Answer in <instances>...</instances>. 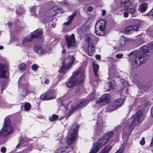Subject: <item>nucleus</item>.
Here are the masks:
<instances>
[{
    "mask_svg": "<svg viewBox=\"0 0 153 153\" xmlns=\"http://www.w3.org/2000/svg\"><path fill=\"white\" fill-rule=\"evenodd\" d=\"M131 55L134 58L132 65L134 67L137 68L148 60L150 55L149 48L147 46H144L137 51H132L128 55L129 56Z\"/></svg>",
    "mask_w": 153,
    "mask_h": 153,
    "instance_id": "f257e3e1",
    "label": "nucleus"
},
{
    "mask_svg": "<svg viewBox=\"0 0 153 153\" xmlns=\"http://www.w3.org/2000/svg\"><path fill=\"white\" fill-rule=\"evenodd\" d=\"M85 77L84 70L79 68L76 72H74L73 75L66 82V84L68 88H71L75 85L82 83Z\"/></svg>",
    "mask_w": 153,
    "mask_h": 153,
    "instance_id": "f03ea898",
    "label": "nucleus"
},
{
    "mask_svg": "<svg viewBox=\"0 0 153 153\" xmlns=\"http://www.w3.org/2000/svg\"><path fill=\"white\" fill-rule=\"evenodd\" d=\"M13 130L10 120L8 117H6L4 120V126L0 131V144L6 142L8 138L6 136L11 133Z\"/></svg>",
    "mask_w": 153,
    "mask_h": 153,
    "instance_id": "7ed1b4c3",
    "label": "nucleus"
},
{
    "mask_svg": "<svg viewBox=\"0 0 153 153\" xmlns=\"http://www.w3.org/2000/svg\"><path fill=\"white\" fill-rule=\"evenodd\" d=\"M59 100V103L61 102V104L63 106V107L65 109V114L67 118H68L73 113V111L76 109H79L82 108L86 105L89 102V101L88 100H85L82 101L81 102L76 106L72 108L70 111H69L67 109L66 105H67L69 102L68 100H66L65 98H60L58 99Z\"/></svg>",
    "mask_w": 153,
    "mask_h": 153,
    "instance_id": "20e7f679",
    "label": "nucleus"
},
{
    "mask_svg": "<svg viewBox=\"0 0 153 153\" xmlns=\"http://www.w3.org/2000/svg\"><path fill=\"white\" fill-rule=\"evenodd\" d=\"M85 41L88 42L87 51H86L89 56H92L95 51V46L94 43H97L98 41V38L92 34H87L85 36Z\"/></svg>",
    "mask_w": 153,
    "mask_h": 153,
    "instance_id": "39448f33",
    "label": "nucleus"
},
{
    "mask_svg": "<svg viewBox=\"0 0 153 153\" xmlns=\"http://www.w3.org/2000/svg\"><path fill=\"white\" fill-rule=\"evenodd\" d=\"M144 119V117L142 115V112L141 111L137 112L136 114L133 115L130 119L131 122L126 128L128 132L131 131L134 129L135 125L142 121Z\"/></svg>",
    "mask_w": 153,
    "mask_h": 153,
    "instance_id": "423d86ee",
    "label": "nucleus"
},
{
    "mask_svg": "<svg viewBox=\"0 0 153 153\" xmlns=\"http://www.w3.org/2000/svg\"><path fill=\"white\" fill-rule=\"evenodd\" d=\"M74 61V58L73 56H68L65 57L62 61V65L59 72L61 73L66 72L71 67Z\"/></svg>",
    "mask_w": 153,
    "mask_h": 153,
    "instance_id": "0eeeda50",
    "label": "nucleus"
},
{
    "mask_svg": "<svg viewBox=\"0 0 153 153\" xmlns=\"http://www.w3.org/2000/svg\"><path fill=\"white\" fill-rule=\"evenodd\" d=\"M79 128L78 125L74 124L71 126L67 137V143L70 145L74 141L77 134V130Z\"/></svg>",
    "mask_w": 153,
    "mask_h": 153,
    "instance_id": "6e6552de",
    "label": "nucleus"
},
{
    "mask_svg": "<svg viewBox=\"0 0 153 153\" xmlns=\"http://www.w3.org/2000/svg\"><path fill=\"white\" fill-rule=\"evenodd\" d=\"M108 139L103 136L100 137L96 145H94L89 153H96L108 142Z\"/></svg>",
    "mask_w": 153,
    "mask_h": 153,
    "instance_id": "1a4fd4ad",
    "label": "nucleus"
},
{
    "mask_svg": "<svg viewBox=\"0 0 153 153\" xmlns=\"http://www.w3.org/2000/svg\"><path fill=\"white\" fill-rule=\"evenodd\" d=\"M32 39L28 35L23 38L22 41L19 43H16V46H19L25 49H28L31 46V41Z\"/></svg>",
    "mask_w": 153,
    "mask_h": 153,
    "instance_id": "9d476101",
    "label": "nucleus"
},
{
    "mask_svg": "<svg viewBox=\"0 0 153 153\" xmlns=\"http://www.w3.org/2000/svg\"><path fill=\"white\" fill-rule=\"evenodd\" d=\"M64 37L66 40L68 48H71L76 47V40L74 34L70 36L66 35Z\"/></svg>",
    "mask_w": 153,
    "mask_h": 153,
    "instance_id": "9b49d317",
    "label": "nucleus"
},
{
    "mask_svg": "<svg viewBox=\"0 0 153 153\" xmlns=\"http://www.w3.org/2000/svg\"><path fill=\"white\" fill-rule=\"evenodd\" d=\"M125 100L122 99H119L116 100L112 105L109 106L107 109L109 111H113L120 107L123 104Z\"/></svg>",
    "mask_w": 153,
    "mask_h": 153,
    "instance_id": "f8f14e48",
    "label": "nucleus"
},
{
    "mask_svg": "<svg viewBox=\"0 0 153 153\" xmlns=\"http://www.w3.org/2000/svg\"><path fill=\"white\" fill-rule=\"evenodd\" d=\"M111 97L108 94H105L103 95L96 102V105H102L104 102L108 103L110 101Z\"/></svg>",
    "mask_w": 153,
    "mask_h": 153,
    "instance_id": "ddd939ff",
    "label": "nucleus"
},
{
    "mask_svg": "<svg viewBox=\"0 0 153 153\" xmlns=\"http://www.w3.org/2000/svg\"><path fill=\"white\" fill-rule=\"evenodd\" d=\"M106 23V21L105 19H102L96 23L95 27L98 29H100V30L105 31Z\"/></svg>",
    "mask_w": 153,
    "mask_h": 153,
    "instance_id": "4468645a",
    "label": "nucleus"
},
{
    "mask_svg": "<svg viewBox=\"0 0 153 153\" xmlns=\"http://www.w3.org/2000/svg\"><path fill=\"white\" fill-rule=\"evenodd\" d=\"M61 10V9L60 7L55 6L48 10V14L49 16H55L57 13L60 12Z\"/></svg>",
    "mask_w": 153,
    "mask_h": 153,
    "instance_id": "2eb2a0df",
    "label": "nucleus"
},
{
    "mask_svg": "<svg viewBox=\"0 0 153 153\" xmlns=\"http://www.w3.org/2000/svg\"><path fill=\"white\" fill-rule=\"evenodd\" d=\"M139 28V26L138 25L130 26L126 27L125 29V31L127 33L130 34L133 33L134 31H138Z\"/></svg>",
    "mask_w": 153,
    "mask_h": 153,
    "instance_id": "dca6fc26",
    "label": "nucleus"
},
{
    "mask_svg": "<svg viewBox=\"0 0 153 153\" xmlns=\"http://www.w3.org/2000/svg\"><path fill=\"white\" fill-rule=\"evenodd\" d=\"M6 67L4 64H0V77L7 78V76L6 73Z\"/></svg>",
    "mask_w": 153,
    "mask_h": 153,
    "instance_id": "f3484780",
    "label": "nucleus"
},
{
    "mask_svg": "<svg viewBox=\"0 0 153 153\" xmlns=\"http://www.w3.org/2000/svg\"><path fill=\"white\" fill-rule=\"evenodd\" d=\"M42 34V31L40 30H37L28 35L32 39L36 37H39L41 36Z\"/></svg>",
    "mask_w": 153,
    "mask_h": 153,
    "instance_id": "a211bd4d",
    "label": "nucleus"
},
{
    "mask_svg": "<svg viewBox=\"0 0 153 153\" xmlns=\"http://www.w3.org/2000/svg\"><path fill=\"white\" fill-rule=\"evenodd\" d=\"M29 139L25 137L24 138H23L22 137H20L19 143L16 146V148H18L20 145L22 146H26L28 143L27 141Z\"/></svg>",
    "mask_w": 153,
    "mask_h": 153,
    "instance_id": "6ab92c4d",
    "label": "nucleus"
},
{
    "mask_svg": "<svg viewBox=\"0 0 153 153\" xmlns=\"http://www.w3.org/2000/svg\"><path fill=\"white\" fill-rule=\"evenodd\" d=\"M40 97V99L42 100H49L54 99L56 98L55 95L50 96L48 92L47 94L41 95Z\"/></svg>",
    "mask_w": 153,
    "mask_h": 153,
    "instance_id": "aec40b11",
    "label": "nucleus"
},
{
    "mask_svg": "<svg viewBox=\"0 0 153 153\" xmlns=\"http://www.w3.org/2000/svg\"><path fill=\"white\" fill-rule=\"evenodd\" d=\"M71 149V148H59L55 151L54 153H68Z\"/></svg>",
    "mask_w": 153,
    "mask_h": 153,
    "instance_id": "412c9836",
    "label": "nucleus"
},
{
    "mask_svg": "<svg viewBox=\"0 0 153 153\" xmlns=\"http://www.w3.org/2000/svg\"><path fill=\"white\" fill-rule=\"evenodd\" d=\"M34 51L36 52L39 55L45 54L46 52H49V51H45L43 50L42 47L37 46H35L34 48Z\"/></svg>",
    "mask_w": 153,
    "mask_h": 153,
    "instance_id": "4be33fe9",
    "label": "nucleus"
},
{
    "mask_svg": "<svg viewBox=\"0 0 153 153\" xmlns=\"http://www.w3.org/2000/svg\"><path fill=\"white\" fill-rule=\"evenodd\" d=\"M116 73V68L115 66L112 65L109 69L108 72V74L109 75V78H111L112 76L114 75Z\"/></svg>",
    "mask_w": 153,
    "mask_h": 153,
    "instance_id": "5701e85b",
    "label": "nucleus"
},
{
    "mask_svg": "<svg viewBox=\"0 0 153 153\" xmlns=\"http://www.w3.org/2000/svg\"><path fill=\"white\" fill-rule=\"evenodd\" d=\"M128 13L131 14H132L133 16L135 17L137 16V15L135 14L137 11L136 5H134L132 7L128 8Z\"/></svg>",
    "mask_w": 153,
    "mask_h": 153,
    "instance_id": "b1692460",
    "label": "nucleus"
},
{
    "mask_svg": "<svg viewBox=\"0 0 153 153\" xmlns=\"http://www.w3.org/2000/svg\"><path fill=\"white\" fill-rule=\"evenodd\" d=\"M148 5L146 3L141 4L139 7L138 10L141 13H144L147 10Z\"/></svg>",
    "mask_w": 153,
    "mask_h": 153,
    "instance_id": "393cba45",
    "label": "nucleus"
},
{
    "mask_svg": "<svg viewBox=\"0 0 153 153\" xmlns=\"http://www.w3.org/2000/svg\"><path fill=\"white\" fill-rule=\"evenodd\" d=\"M76 15V12L75 11L72 14L68 17V20L64 23L65 25H70L72 21L73 20L74 17Z\"/></svg>",
    "mask_w": 153,
    "mask_h": 153,
    "instance_id": "a878e982",
    "label": "nucleus"
},
{
    "mask_svg": "<svg viewBox=\"0 0 153 153\" xmlns=\"http://www.w3.org/2000/svg\"><path fill=\"white\" fill-rule=\"evenodd\" d=\"M126 142H125L120 146V148L117 150L115 153H125L124 149L126 146Z\"/></svg>",
    "mask_w": 153,
    "mask_h": 153,
    "instance_id": "bb28decb",
    "label": "nucleus"
},
{
    "mask_svg": "<svg viewBox=\"0 0 153 153\" xmlns=\"http://www.w3.org/2000/svg\"><path fill=\"white\" fill-rule=\"evenodd\" d=\"M105 91H110L114 88V86L112 84L111 82H109L105 85Z\"/></svg>",
    "mask_w": 153,
    "mask_h": 153,
    "instance_id": "cd10ccee",
    "label": "nucleus"
},
{
    "mask_svg": "<svg viewBox=\"0 0 153 153\" xmlns=\"http://www.w3.org/2000/svg\"><path fill=\"white\" fill-rule=\"evenodd\" d=\"M24 90L22 91V93L20 94V97L21 98H24L30 92L27 91L26 88L25 87L23 86Z\"/></svg>",
    "mask_w": 153,
    "mask_h": 153,
    "instance_id": "c85d7f7f",
    "label": "nucleus"
},
{
    "mask_svg": "<svg viewBox=\"0 0 153 153\" xmlns=\"http://www.w3.org/2000/svg\"><path fill=\"white\" fill-rule=\"evenodd\" d=\"M95 33L97 35L101 36L104 35L105 34V31L100 30V29H98L95 28Z\"/></svg>",
    "mask_w": 153,
    "mask_h": 153,
    "instance_id": "c756f323",
    "label": "nucleus"
},
{
    "mask_svg": "<svg viewBox=\"0 0 153 153\" xmlns=\"http://www.w3.org/2000/svg\"><path fill=\"white\" fill-rule=\"evenodd\" d=\"M99 66L97 64H93V68L94 72L95 74V76L98 77L99 76L98 74L97 73V72L98 70Z\"/></svg>",
    "mask_w": 153,
    "mask_h": 153,
    "instance_id": "7c9ffc66",
    "label": "nucleus"
},
{
    "mask_svg": "<svg viewBox=\"0 0 153 153\" xmlns=\"http://www.w3.org/2000/svg\"><path fill=\"white\" fill-rule=\"evenodd\" d=\"M121 3L124 7L129 6L131 5L129 0H121Z\"/></svg>",
    "mask_w": 153,
    "mask_h": 153,
    "instance_id": "2f4dec72",
    "label": "nucleus"
},
{
    "mask_svg": "<svg viewBox=\"0 0 153 153\" xmlns=\"http://www.w3.org/2000/svg\"><path fill=\"white\" fill-rule=\"evenodd\" d=\"M111 147L110 146H106L101 150L99 153H108Z\"/></svg>",
    "mask_w": 153,
    "mask_h": 153,
    "instance_id": "473e14b6",
    "label": "nucleus"
},
{
    "mask_svg": "<svg viewBox=\"0 0 153 153\" xmlns=\"http://www.w3.org/2000/svg\"><path fill=\"white\" fill-rule=\"evenodd\" d=\"M113 135V133L112 131H110L104 134L103 135V136L104 137H105L108 139H108L109 138L112 137Z\"/></svg>",
    "mask_w": 153,
    "mask_h": 153,
    "instance_id": "72a5a7b5",
    "label": "nucleus"
},
{
    "mask_svg": "<svg viewBox=\"0 0 153 153\" xmlns=\"http://www.w3.org/2000/svg\"><path fill=\"white\" fill-rule=\"evenodd\" d=\"M127 41V38H126L124 36H123L121 37V39L120 42H119V44L120 46H123L126 42Z\"/></svg>",
    "mask_w": 153,
    "mask_h": 153,
    "instance_id": "f704fd0d",
    "label": "nucleus"
},
{
    "mask_svg": "<svg viewBox=\"0 0 153 153\" xmlns=\"http://www.w3.org/2000/svg\"><path fill=\"white\" fill-rule=\"evenodd\" d=\"M59 118V116L53 114L49 118L50 121L53 122L57 120Z\"/></svg>",
    "mask_w": 153,
    "mask_h": 153,
    "instance_id": "c9c22d12",
    "label": "nucleus"
},
{
    "mask_svg": "<svg viewBox=\"0 0 153 153\" xmlns=\"http://www.w3.org/2000/svg\"><path fill=\"white\" fill-rule=\"evenodd\" d=\"M35 10L36 7L35 6H33L30 9V12L31 13V16L34 17H36L37 16V15L35 14Z\"/></svg>",
    "mask_w": 153,
    "mask_h": 153,
    "instance_id": "e433bc0d",
    "label": "nucleus"
},
{
    "mask_svg": "<svg viewBox=\"0 0 153 153\" xmlns=\"http://www.w3.org/2000/svg\"><path fill=\"white\" fill-rule=\"evenodd\" d=\"M31 108L30 104L28 102H26L24 104V108L25 110L28 111Z\"/></svg>",
    "mask_w": 153,
    "mask_h": 153,
    "instance_id": "4c0bfd02",
    "label": "nucleus"
},
{
    "mask_svg": "<svg viewBox=\"0 0 153 153\" xmlns=\"http://www.w3.org/2000/svg\"><path fill=\"white\" fill-rule=\"evenodd\" d=\"M25 64L24 63H21L19 67V70L20 71H23L25 69Z\"/></svg>",
    "mask_w": 153,
    "mask_h": 153,
    "instance_id": "58836bf2",
    "label": "nucleus"
},
{
    "mask_svg": "<svg viewBox=\"0 0 153 153\" xmlns=\"http://www.w3.org/2000/svg\"><path fill=\"white\" fill-rule=\"evenodd\" d=\"M121 82L123 85L125 86L128 85L127 82L126 81L125 79H121Z\"/></svg>",
    "mask_w": 153,
    "mask_h": 153,
    "instance_id": "ea45409f",
    "label": "nucleus"
},
{
    "mask_svg": "<svg viewBox=\"0 0 153 153\" xmlns=\"http://www.w3.org/2000/svg\"><path fill=\"white\" fill-rule=\"evenodd\" d=\"M99 81H100V80L98 78H97L96 81H94V82L92 83V85L93 86H96L98 85Z\"/></svg>",
    "mask_w": 153,
    "mask_h": 153,
    "instance_id": "a19ab883",
    "label": "nucleus"
},
{
    "mask_svg": "<svg viewBox=\"0 0 153 153\" xmlns=\"http://www.w3.org/2000/svg\"><path fill=\"white\" fill-rule=\"evenodd\" d=\"M38 67L37 65L34 64L32 66L31 69L34 71H35L38 68Z\"/></svg>",
    "mask_w": 153,
    "mask_h": 153,
    "instance_id": "79ce46f5",
    "label": "nucleus"
},
{
    "mask_svg": "<svg viewBox=\"0 0 153 153\" xmlns=\"http://www.w3.org/2000/svg\"><path fill=\"white\" fill-rule=\"evenodd\" d=\"M123 54L122 53H119L116 55V57L117 59H120L123 56Z\"/></svg>",
    "mask_w": 153,
    "mask_h": 153,
    "instance_id": "37998d69",
    "label": "nucleus"
},
{
    "mask_svg": "<svg viewBox=\"0 0 153 153\" xmlns=\"http://www.w3.org/2000/svg\"><path fill=\"white\" fill-rule=\"evenodd\" d=\"M6 149L4 147H3L1 148V151L2 153H5L6 152Z\"/></svg>",
    "mask_w": 153,
    "mask_h": 153,
    "instance_id": "c03bdc74",
    "label": "nucleus"
},
{
    "mask_svg": "<svg viewBox=\"0 0 153 153\" xmlns=\"http://www.w3.org/2000/svg\"><path fill=\"white\" fill-rule=\"evenodd\" d=\"M145 140L144 137L142 138L141 140L140 141V144L141 145H143L145 144Z\"/></svg>",
    "mask_w": 153,
    "mask_h": 153,
    "instance_id": "a18cd8bd",
    "label": "nucleus"
},
{
    "mask_svg": "<svg viewBox=\"0 0 153 153\" xmlns=\"http://www.w3.org/2000/svg\"><path fill=\"white\" fill-rule=\"evenodd\" d=\"M95 94L94 93H92L90 96L91 97V100H92L93 99L95 98Z\"/></svg>",
    "mask_w": 153,
    "mask_h": 153,
    "instance_id": "49530a36",
    "label": "nucleus"
},
{
    "mask_svg": "<svg viewBox=\"0 0 153 153\" xmlns=\"http://www.w3.org/2000/svg\"><path fill=\"white\" fill-rule=\"evenodd\" d=\"M24 80L23 77H21L19 79V84H21V82H22V81Z\"/></svg>",
    "mask_w": 153,
    "mask_h": 153,
    "instance_id": "de8ad7c7",
    "label": "nucleus"
},
{
    "mask_svg": "<svg viewBox=\"0 0 153 153\" xmlns=\"http://www.w3.org/2000/svg\"><path fill=\"white\" fill-rule=\"evenodd\" d=\"M128 13L127 12H125L123 13V16L125 18H127L128 16Z\"/></svg>",
    "mask_w": 153,
    "mask_h": 153,
    "instance_id": "09e8293b",
    "label": "nucleus"
},
{
    "mask_svg": "<svg viewBox=\"0 0 153 153\" xmlns=\"http://www.w3.org/2000/svg\"><path fill=\"white\" fill-rule=\"evenodd\" d=\"M149 47L150 48L153 49V42H150L149 44Z\"/></svg>",
    "mask_w": 153,
    "mask_h": 153,
    "instance_id": "8fccbe9b",
    "label": "nucleus"
},
{
    "mask_svg": "<svg viewBox=\"0 0 153 153\" xmlns=\"http://www.w3.org/2000/svg\"><path fill=\"white\" fill-rule=\"evenodd\" d=\"M93 9V8L91 7H88V8L87 10L89 12H91Z\"/></svg>",
    "mask_w": 153,
    "mask_h": 153,
    "instance_id": "3c124183",
    "label": "nucleus"
},
{
    "mask_svg": "<svg viewBox=\"0 0 153 153\" xmlns=\"http://www.w3.org/2000/svg\"><path fill=\"white\" fill-rule=\"evenodd\" d=\"M96 59L98 60H100L101 59V56L99 55H97L95 56Z\"/></svg>",
    "mask_w": 153,
    "mask_h": 153,
    "instance_id": "603ef678",
    "label": "nucleus"
},
{
    "mask_svg": "<svg viewBox=\"0 0 153 153\" xmlns=\"http://www.w3.org/2000/svg\"><path fill=\"white\" fill-rule=\"evenodd\" d=\"M49 80L48 79H45V83L46 84H48L49 83Z\"/></svg>",
    "mask_w": 153,
    "mask_h": 153,
    "instance_id": "864d4df0",
    "label": "nucleus"
},
{
    "mask_svg": "<svg viewBox=\"0 0 153 153\" xmlns=\"http://www.w3.org/2000/svg\"><path fill=\"white\" fill-rule=\"evenodd\" d=\"M105 14H106V11L104 10H102V15L104 16L105 15Z\"/></svg>",
    "mask_w": 153,
    "mask_h": 153,
    "instance_id": "5fc2aeb1",
    "label": "nucleus"
},
{
    "mask_svg": "<svg viewBox=\"0 0 153 153\" xmlns=\"http://www.w3.org/2000/svg\"><path fill=\"white\" fill-rule=\"evenodd\" d=\"M151 115L152 116V117H153V106H152V108L151 109Z\"/></svg>",
    "mask_w": 153,
    "mask_h": 153,
    "instance_id": "6e6d98bb",
    "label": "nucleus"
},
{
    "mask_svg": "<svg viewBox=\"0 0 153 153\" xmlns=\"http://www.w3.org/2000/svg\"><path fill=\"white\" fill-rule=\"evenodd\" d=\"M11 40H12L13 41H17V39L15 37H13L12 38H11Z\"/></svg>",
    "mask_w": 153,
    "mask_h": 153,
    "instance_id": "4d7b16f0",
    "label": "nucleus"
},
{
    "mask_svg": "<svg viewBox=\"0 0 153 153\" xmlns=\"http://www.w3.org/2000/svg\"><path fill=\"white\" fill-rule=\"evenodd\" d=\"M48 45V48H49L50 49H51L52 47V46H51L50 45H49V44H47Z\"/></svg>",
    "mask_w": 153,
    "mask_h": 153,
    "instance_id": "13d9d810",
    "label": "nucleus"
},
{
    "mask_svg": "<svg viewBox=\"0 0 153 153\" xmlns=\"http://www.w3.org/2000/svg\"><path fill=\"white\" fill-rule=\"evenodd\" d=\"M12 25V23L11 22H8V27H10V26L11 25Z\"/></svg>",
    "mask_w": 153,
    "mask_h": 153,
    "instance_id": "bf43d9fd",
    "label": "nucleus"
},
{
    "mask_svg": "<svg viewBox=\"0 0 153 153\" xmlns=\"http://www.w3.org/2000/svg\"><path fill=\"white\" fill-rule=\"evenodd\" d=\"M56 24H55H55H52V27H53V28H54V27H55V26H56Z\"/></svg>",
    "mask_w": 153,
    "mask_h": 153,
    "instance_id": "052dcab7",
    "label": "nucleus"
},
{
    "mask_svg": "<svg viewBox=\"0 0 153 153\" xmlns=\"http://www.w3.org/2000/svg\"><path fill=\"white\" fill-rule=\"evenodd\" d=\"M1 91H2V90H3L4 89V87H3L2 86H1Z\"/></svg>",
    "mask_w": 153,
    "mask_h": 153,
    "instance_id": "680f3d73",
    "label": "nucleus"
},
{
    "mask_svg": "<svg viewBox=\"0 0 153 153\" xmlns=\"http://www.w3.org/2000/svg\"><path fill=\"white\" fill-rule=\"evenodd\" d=\"M3 48V46H0V50L2 49Z\"/></svg>",
    "mask_w": 153,
    "mask_h": 153,
    "instance_id": "e2e57ef3",
    "label": "nucleus"
},
{
    "mask_svg": "<svg viewBox=\"0 0 153 153\" xmlns=\"http://www.w3.org/2000/svg\"><path fill=\"white\" fill-rule=\"evenodd\" d=\"M65 50H63L62 51V53H65Z\"/></svg>",
    "mask_w": 153,
    "mask_h": 153,
    "instance_id": "0e129e2a",
    "label": "nucleus"
},
{
    "mask_svg": "<svg viewBox=\"0 0 153 153\" xmlns=\"http://www.w3.org/2000/svg\"><path fill=\"white\" fill-rule=\"evenodd\" d=\"M51 93H52L53 92V90H51L50 91Z\"/></svg>",
    "mask_w": 153,
    "mask_h": 153,
    "instance_id": "69168bd1",
    "label": "nucleus"
},
{
    "mask_svg": "<svg viewBox=\"0 0 153 153\" xmlns=\"http://www.w3.org/2000/svg\"><path fill=\"white\" fill-rule=\"evenodd\" d=\"M103 128V127H100V128L99 129L100 130H101V129H102V128Z\"/></svg>",
    "mask_w": 153,
    "mask_h": 153,
    "instance_id": "338daca9",
    "label": "nucleus"
},
{
    "mask_svg": "<svg viewBox=\"0 0 153 153\" xmlns=\"http://www.w3.org/2000/svg\"><path fill=\"white\" fill-rule=\"evenodd\" d=\"M123 138H124V135H123Z\"/></svg>",
    "mask_w": 153,
    "mask_h": 153,
    "instance_id": "774afa93",
    "label": "nucleus"
}]
</instances>
